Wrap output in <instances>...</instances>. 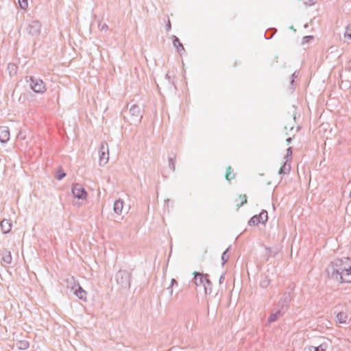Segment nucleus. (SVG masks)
I'll return each instance as SVG.
<instances>
[{"label": "nucleus", "instance_id": "obj_1", "mask_svg": "<svg viewBox=\"0 0 351 351\" xmlns=\"http://www.w3.org/2000/svg\"><path fill=\"white\" fill-rule=\"evenodd\" d=\"M326 271L328 277L337 282H351V260L337 259L331 262Z\"/></svg>", "mask_w": 351, "mask_h": 351}, {"label": "nucleus", "instance_id": "obj_2", "mask_svg": "<svg viewBox=\"0 0 351 351\" xmlns=\"http://www.w3.org/2000/svg\"><path fill=\"white\" fill-rule=\"evenodd\" d=\"M194 283L196 286H203L206 294L212 291V283L208 279V274H203L197 271L193 272Z\"/></svg>", "mask_w": 351, "mask_h": 351}, {"label": "nucleus", "instance_id": "obj_3", "mask_svg": "<svg viewBox=\"0 0 351 351\" xmlns=\"http://www.w3.org/2000/svg\"><path fill=\"white\" fill-rule=\"evenodd\" d=\"M68 287L73 291V293L80 300H86V292L81 287V286L76 283L74 278L71 277L67 279Z\"/></svg>", "mask_w": 351, "mask_h": 351}, {"label": "nucleus", "instance_id": "obj_4", "mask_svg": "<svg viewBox=\"0 0 351 351\" xmlns=\"http://www.w3.org/2000/svg\"><path fill=\"white\" fill-rule=\"evenodd\" d=\"M116 280L122 288L130 287V274L126 270H119L116 274Z\"/></svg>", "mask_w": 351, "mask_h": 351}, {"label": "nucleus", "instance_id": "obj_5", "mask_svg": "<svg viewBox=\"0 0 351 351\" xmlns=\"http://www.w3.org/2000/svg\"><path fill=\"white\" fill-rule=\"evenodd\" d=\"M72 193L74 197L80 200H86L87 197V193L84 189L79 184H75L72 187Z\"/></svg>", "mask_w": 351, "mask_h": 351}, {"label": "nucleus", "instance_id": "obj_6", "mask_svg": "<svg viewBox=\"0 0 351 351\" xmlns=\"http://www.w3.org/2000/svg\"><path fill=\"white\" fill-rule=\"evenodd\" d=\"M292 155V151L291 147L287 149L286 160L285 161L284 165L280 167L278 171V173L284 175L288 173L291 170V156Z\"/></svg>", "mask_w": 351, "mask_h": 351}, {"label": "nucleus", "instance_id": "obj_7", "mask_svg": "<svg viewBox=\"0 0 351 351\" xmlns=\"http://www.w3.org/2000/svg\"><path fill=\"white\" fill-rule=\"evenodd\" d=\"M31 87L34 92L38 93H43L46 90L44 82L42 80L37 79H32Z\"/></svg>", "mask_w": 351, "mask_h": 351}, {"label": "nucleus", "instance_id": "obj_8", "mask_svg": "<svg viewBox=\"0 0 351 351\" xmlns=\"http://www.w3.org/2000/svg\"><path fill=\"white\" fill-rule=\"evenodd\" d=\"M292 296L291 292L285 293L280 301L278 302V307L282 310H286L289 303L291 302Z\"/></svg>", "mask_w": 351, "mask_h": 351}, {"label": "nucleus", "instance_id": "obj_9", "mask_svg": "<svg viewBox=\"0 0 351 351\" xmlns=\"http://www.w3.org/2000/svg\"><path fill=\"white\" fill-rule=\"evenodd\" d=\"M247 201V197L246 194H239L234 199V204L237 207L239 208L243 204H246Z\"/></svg>", "mask_w": 351, "mask_h": 351}, {"label": "nucleus", "instance_id": "obj_10", "mask_svg": "<svg viewBox=\"0 0 351 351\" xmlns=\"http://www.w3.org/2000/svg\"><path fill=\"white\" fill-rule=\"evenodd\" d=\"M10 139V131L7 127L3 126L0 128V141L5 143Z\"/></svg>", "mask_w": 351, "mask_h": 351}, {"label": "nucleus", "instance_id": "obj_11", "mask_svg": "<svg viewBox=\"0 0 351 351\" xmlns=\"http://www.w3.org/2000/svg\"><path fill=\"white\" fill-rule=\"evenodd\" d=\"M284 313H285V310H282L280 308H279V309H278L275 311H273L268 318V322L272 323V322L276 321Z\"/></svg>", "mask_w": 351, "mask_h": 351}, {"label": "nucleus", "instance_id": "obj_12", "mask_svg": "<svg viewBox=\"0 0 351 351\" xmlns=\"http://www.w3.org/2000/svg\"><path fill=\"white\" fill-rule=\"evenodd\" d=\"M12 221H0V226L3 234L10 232L12 229Z\"/></svg>", "mask_w": 351, "mask_h": 351}, {"label": "nucleus", "instance_id": "obj_13", "mask_svg": "<svg viewBox=\"0 0 351 351\" xmlns=\"http://www.w3.org/2000/svg\"><path fill=\"white\" fill-rule=\"evenodd\" d=\"M337 320L341 324H345L348 319V315L344 312H339L336 315Z\"/></svg>", "mask_w": 351, "mask_h": 351}, {"label": "nucleus", "instance_id": "obj_14", "mask_svg": "<svg viewBox=\"0 0 351 351\" xmlns=\"http://www.w3.org/2000/svg\"><path fill=\"white\" fill-rule=\"evenodd\" d=\"M2 260L6 264H10L12 262V255L10 251L5 250L2 254Z\"/></svg>", "mask_w": 351, "mask_h": 351}, {"label": "nucleus", "instance_id": "obj_15", "mask_svg": "<svg viewBox=\"0 0 351 351\" xmlns=\"http://www.w3.org/2000/svg\"><path fill=\"white\" fill-rule=\"evenodd\" d=\"M123 208V202L120 200H117L114 204V210L115 213L120 214Z\"/></svg>", "mask_w": 351, "mask_h": 351}, {"label": "nucleus", "instance_id": "obj_16", "mask_svg": "<svg viewBox=\"0 0 351 351\" xmlns=\"http://www.w3.org/2000/svg\"><path fill=\"white\" fill-rule=\"evenodd\" d=\"M234 178V175L232 173L231 167H228L226 169V178L228 180H231Z\"/></svg>", "mask_w": 351, "mask_h": 351}, {"label": "nucleus", "instance_id": "obj_17", "mask_svg": "<svg viewBox=\"0 0 351 351\" xmlns=\"http://www.w3.org/2000/svg\"><path fill=\"white\" fill-rule=\"evenodd\" d=\"M17 347L21 350H26L29 347V343L27 341H20L17 343Z\"/></svg>", "mask_w": 351, "mask_h": 351}, {"label": "nucleus", "instance_id": "obj_18", "mask_svg": "<svg viewBox=\"0 0 351 351\" xmlns=\"http://www.w3.org/2000/svg\"><path fill=\"white\" fill-rule=\"evenodd\" d=\"M328 348V343L324 342L321 343L319 346L315 347L314 351H326Z\"/></svg>", "mask_w": 351, "mask_h": 351}, {"label": "nucleus", "instance_id": "obj_19", "mask_svg": "<svg viewBox=\"0 0 351 351\" xmlns=\"http://www.w3.org/2000/svg\"><path fill=\"white\" fill-rule=\"evenodd\" d=\"M270 284L269 279L267 278V276L264 277L260 282V285L263 288H267Z\"/></svg>", "mask_w": 351, "mask_h": 351}, {"label": "nucleus", "instance_id": "obj_20", "mask_svg": "<svg viewBox=\"0 0 351 351\" xmlns=\"http://www.w3.org/2000/svg\"><path fill=\"white\" fill-rule=\"evenodd\" d=\"M230 248V246H229L224 252L221 255V261L223 262V264H224L226 262L228 261V258H229V256L227 254V252L229 250V249Z\"/></svg>", "mask_w": 351, "mask_h": 351}, {"label": "nucleus", "instance_id": "obj_21", "mask_svg": "<svg viewBox=\"0 0 351 351\" xmlns=\"http://www.w3.org/2000/svg\"><path fill=\"white\" fill-rule=\"evenodd\" d=\"M66 174L63 171L62 169H60L58 170V171L56 172V178L58 180H62L64 177H65Z\"/></svg>", "mask_w": 351, "mask_h": 351}, {"label": "nucleus", "instance_id": "obj_22", "mask_svg": "<svg viewBox=\"0 0 351 351\" xmlns=\"http://www.w3.org/2000/svg\"><path fill=\"white\" fill-rule=\"evenodd\" d=\"M267 221H248V224L250 226H258L259 223H262L263 226L265 225Z\"/></svg>", "mask_w": 351, "mask_h": 351}, {"label": "nucleus", "instance_id": "obj_23", "mask_svg": "<svg viewBox=\"0 0 351 351\" xmlns=\"http://www.w3.org/2000/svg\"><path fill=\"white\" fill-rule=\"evenodd\" d=\"M19 4L22 9H26L28 6L27 0H18Z\"/></svg>", "mask_w": 351, "mask_h": 351}, {"label": "nucleus", "instance_id": "obj_24", "mask_svg": "<svg viewBox=\"0 0 351 351\" xmlns=\"http://www.w3.org/2000/svg\"><path fill=\"white\" fill-rule=\"evenodd\" d=\"M265 250L267 251H268L269 256H274L276 254H277L279 251L278 249H276V250H273L271 248H269V247H266Z\"/></svg>", "mask_w": 351, "mask_h": 351}, {"label": "nucleus", "instance_id": "obj_25", "mask_svg": "<svg viewBox=\"0 0 351 351\" xmlns=\"http://www.w3.org/2000/svg\"><path fill=\"white\" fill-rule=\"evenodd\" d=\"M344 36L348 39H351V27H347L344 33Z\"/></svg>", "mask_w": 351, "mask_h": 351}, {"label": "nucleus", "instance_id": "obj_26", "mask_svg": "<svg viewBox=\"0 0 351 351\" xmlns=\"http://www.w3.org/2000/svg\"><path fill=\"white\" fill-rule=\"evenodd\" d=\"M267 212L265 210H263L262 212H261V213L258 215V219H267Z\"/></svg>", "mask_w": 351, "mask_h": 351}, {"label": "nucleus", "instance_id": "obj_27", "mask_svg": "<svg viewBox=\"0 0 351 351\" xmlns=\"http://www.w3.org/2000/svg\"><path fill=\"white\" fill-rule=\"evenodd\" d=\"M313 39V36H304L303 38V39H302V43H308L309 41H311Z\"/></svg>", "mask_w": 351, "mask_h": 351}, {"label": "nucleus", "instance_id": "obj_28", "mask_svg": "<svg viewBox=\"0 0 351 351\" xmlns=\"http://www.w3.org/2000/svg\"><path fill=\"white\" fill-rule=\"evenodd\" d=\"M174 45L178 48V47H180L182 48V49L183 50L184 49V47H183V45L180 43V40H178V38H176L175 40H174Z\"/></svg>", "mask_w": 351, "mask_h": 351}, {"label": "nucleus", "instance_id": "obj_29", "mask_svg": "<svg viewBox=\"0 0 351 351\" xmlns=\"http://www.w3.org/2000/svg\"><path fill=\"white\" fill-rule=\"evenodd\" d=\"M316 0H305L304 3L308 5H313L315 3Z\"/></svg>", "mask_w": 351, "mask_h": 351}, {"label": "nucleus", "instance_id": "obj_30", "mask_svg": "<svg viewBox=\"0 0 351 351\" xmlns=\"http://www.w3.org/2000/svg\"><path fill=\"white\" fill-rule=\"evenodd\" d=\"M303 351H314V346H307L304 348Z\"/></svg>", "mask_w": 351, "mask_h": 351}, {"label": "nucleus", "instance_id": "obj_31", "mask_svg": "<svg viewBox=\"0 0 351 351\" xmlns=\"http://www.w3.org/2000/svg\"><path fill=\"white\" fill-rule=\"evenodd\" d=\"M175 285L178 286V282L174 278H172L171 280V286L170 287H173Z\"/></svg>", "mask_w": 351, "mask_h": 351}, {"label": "nucleus", "instance_id": "obj_32", "mask_svg": "<svg viewBox=\"0 0 351 351\" xmlns=\"http://www.w3.org/2000/svg\"><path fill=\"white\" fill-rule=\"evenodd\" d=\"M173 287H167V290L169 291V294L171 296L173 295Z\"/></svg>", "mask_w": 351, "mask_h": 351}, {"label": "nucleus", "instance_id": "obj_33", "mask_svg": "<svg viewBox=\"0 0 351 351\" xmlns=\"http://www.w3.org/2000/svg\"><path fill=\"white\" fill-rule=\"evenodd\" d=\"M224 279V277L223 276H220V278H219V282L221 283L222 280Z\"/></svg>", "mask_w": 351, "mask_h": 351}, {"label": "nucleus", "instance_id": "obj_34", "mask_svg": "<svg viewBox=\"0 0 351 351\" xmlns=\"http://www.w3.org/2000/svg\"><path fill=\"white\" fill-rule=\"evenodd\" d=\"M257 218V216L256 215H254L251 219L252 220H254V219H256Z\"/></svg>", "mask_w": 351, "mask_h": 351}]
</instances>
